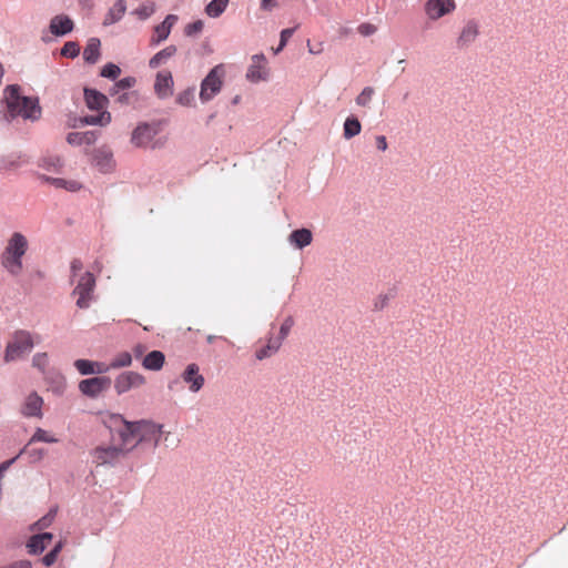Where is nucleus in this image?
Listing matches in <instances>:
<instances>
[{
    "label": "nucleus",
    "mask_w": 568,
    "mask_h": 568,
    "mask_svg": "<svg viewBox=\"0 0 568 568\" xmlns=\"http://www.w3.org/2000/svg\"><path fill=\"white\" fill-rule=\"evenodd\" d=\"M29 250V241L21 232H13L7 240L0 254V264L11 276L18 277L23 273V257Z\"/></svg>",
    "instance_id": "obj_1"
},
{
    "label": "nucleus",
    "mask_w": 568,
    "mask_h": 568,
    "mask_svg": "<svg viewBox=\"0 0 568 568\" xmlns=\"http://www.w3.org/2000/svg\"><path fill=\"white\" fill-rule=\"evenodd\" d=\"M19 91V85H8L4 89V100L9 115L11 118L20 115L32 121L38 120L41 115L38 99L21 97Z\"/></svg>",
    "instance_id": "obj_2"
},
{
    "label": "nucleus",
    "mask_w": 568,
    "mask_h": 568,
    "mask_svg": "<svg viewBox=\"0 0 568 568\" xmlns=\"http://www.w3.org/2000/svg\"><path fill=\"white\" fill-rule=\"evenodd\" d=\"M110 428H116L120 438L119 448H125L126 455L138 446L136 422H129L121 415L112 414L104 422Z\"/></svg>",
    "instance_id": "obj_3"
},
{
    "label": "nucleus",
    "mask_w": 568,
    "mask_h": 568,
    "mask_svg": "<svg viewBox=\"0 0 568 568\" xmlns=\"http://www.w3.org/2000/svg\"><path fill=\"white\" fill-rule=\"evenodd\" d=\"M36 344L32 333L24 329L16 331L8 342L4 351V362H14L29 354Z\"/></svg>",
    "instance_id": "obj_4"
},
{
    "label": "nucleus",
    "mask_w": 568,
    "mask_h": 568,
    "mask_svg": "<svg viewBox=\"0 0 568 568\" xmlns=\"http://www.w3.org/2000/svg\"><path fill=\"white\" fill-rule=\"evenodd\" d=\"M90 455L97 466H114L126 456V449L115 445H99L90 452Z\"/></svg>",
    "instance_id": "obj_5"
},
{
    "label": "nucleus",
    "mask_w": 568,
    "mask_h": 568,
    "mask_svg": "<svg viewBox=\"0 0 568 568\" xmlns=\"http://www.w3.org/2000/svg\"><path fill=\"white\" fill-rule=\"evenodd\" d=\"M225 71L222 64L215 65L201 83L200 99L202 102L210 101L222 88Z\"/></svg>",
    "instance_id": "obj_6"
},
{
    "label": "nucleus",
    "mask_w": 568,
    "mask_h": 568,
    "mask_svg": "<svg viewBox=\"0 0 568 568\" xmlns=\"http://www.w3.org/2000/svg\"><path fill=\"white\" fill-rule=\"evenodd\" d=\"M95 287V277L91 272H84L73 290V294L78 296L77 306L88 308Z\"/></svg>",
    "instance_id": "obj_7"
},
{
    "label": "nucleus",
    "mask_w": 568,
    "mask_h": 568,
    "mask_svg": "<svg viewBox=\"0 0 568 568\" xmlns=\"http://www.w3.org/2000/svg\"><path fill=\"white\" fill-rule=\"evenodd\" d=\"M138 445L144 442H153V446L158 447L161 435L163 434V425L152 420H136Z\"/></svg>",
    "instance_id": "obj_8"
},
{
    "label": "nucleus",
    "mask_w": 568,
    "mask_h": 568,
    "mask_svg": "<svg viewBox=\"0 0 568 568\" xmlns=\"http://www.w3.org/2000/svg\"><path fill=\"white\" fill-rule=\"evenodd\" d=\"M145 384V378L143 375L136 372H124L120 374L114 382V388L118 394H123L129 392L132 388L140 387Z\"/></svg>",
    "instance_id": "obj_9"
},
{
    "label": "nucleus",
    "mask_w": 568,
    "mask_h": 568,
    "mask_svg": "<svg viewBox=\"0 0 568 568\" xmlns=\"http://www.w3.org/2000/svg\"><path fill=\"white\" fill-rule=\"evenodd\" d=\"M455 8L456 4L454 0H427L425 3V13L430 20H438L453 12Z\"/></svg>",
    "instance_id": "obj_10"
},
{
    "label": "nucleus",
    "mask_w": 568,
    "mask_h": 568,
    "mask_svg": "<svg viewBox=\"0 0 568 568\" xmlns=\"http://www.w3.org/2000/svg\"><path fill=\"white\" fill-rule=\"evenodd\" d=\"M111 385L109 377H92L83 379L79 383V389L89 397H97Z\"/></svg>",
    "instance_id": "obj_11"
},
{
    "label": "nucleus",
    "mask_w": 568,
    "mask_h": 568,
    "mask_svg": "<svg viewBox=\"0 0 568 568\" xmlns=\"http://www.w3.org/2000/svg\"><path fill=\"white\" fill-rule=\"evenodd\" d=\"M178 21V16L169 14L164 21L154 27L153 34L150 39L151 45H158L162 41L166 40L171 33V29Z\"/></svg>",
    "instance_id": "obj_12"
},
{
    "label": "nucleus",
    "mask_w": 568,
    "mask_h": 568,
    "mask_svg": "<svg viewBox=\"0 0 568 568\" xmlns=\"http://www.w3.org/2000/svg\"><path fill=\"white\" fill-rule=\"evenodd\" d=\"M182 379L189 384V389L197 393L204 385V377L200 374V368L196 364L192 363L186 366L182 373Z\"/></svg>",
    "instance_id": "obj_13"
},
{
    "label": "nucleus",
    "mask_w": 568,
    "mask_h": 568,
    "mask_svg": "<svg viewBox=\"0 0 568 568\" xmlns=\"http://www.w3.org/2000/svg\"><path fill=\"white\" fill-rule=\"evenodd\" d=\"M266 60L263 54H255L252 58V64L250 65L246 78L252 82H258L262 80H266L267 71H266Z\"/></svg>",
    "instance_id": "obj_14"
},
{
    "label": "nucleus",
    "mask_w": 568,
    "mask_h": 568,
    "mask_svg": "<svg viewBox=\"0 0 568 568\" xmlns=\"http://www.w3.org/2000/svg\"><path fill=\"white\" fill-rule=\"evenodd\" d=\"M156 134V130L148 123L140 124L133 131L131 142L138 146L143 148L149 145Z\"/></svg>",
    "instance_id": "obj_15"
},
{
    "label": "nucleus",
    "mask_w": 568,
    "mask_h": 568,
    "mask_svg": "<svg viewBox=\"0 0 568 568\" xmlns=\"http://www.w3.org/2000/svg\"><path fill=\"white\" fill-rule=\"evenodd\" d=\"M43 399L36 392L30 393L22 405L21 413L26 417H42Z\"/></svg>",
    "instance_id": "obj_16"
},
{
    "label": "nucleus",
    "mask_w": 568,
    "mask_h": 568,
    "mask_svg": "<svg viewBox=\"0 0 568 568\" xmlns=\"http://www.w3.org/2000/svg\"><path fill=\"white\" fill-rule=\"evenodd\" d=\"M154 91L161 99H165L173 93V78L170 71H161L156 74Z\"/></svg>",
    "instance_id": "obj_17"
},
{
    "label": "nucleus",
    "mask_w": 568,
    "mask_h": 568,
    "mask_svg": "<svg viewBox=\"0 0 568 568\" xmlns=\"http://www.w3.org/2000/svg\"><path fill=\"white\" fill-rule=\"evenodd\" d=\"M479 34V26L476 21H468L462 29L457 38V47L466 48L471 44Z\"/></svg>",
    "instance_id": "obj_18"
},
{
    "label": "nucleus",
    "mask_w": 568,
    "mask_h": 568,
    "mask_svg": "<svg viewBox=\"0 0 568 568\" xmlns=\"http://www.w3.org/2000/svg\"><path fill=\"white\" fill-rule=\"evenodd\" d=\"M93 163L101 172H109L113 169V154L106 148H101L94 151Z\"/></svg>",
    "instance_id": "obj_19"
},
{
    "label": "nucleus",
    "mask_w": 568,
    "mask_h": 568,
    "mask_svg": "<svg viewBox=\"0 0 568 568\" xmlns=\"http://www.w3.org/2000/svg\"><path fill=\"white\" fill-rule=\"evenodd\" d=\"M74 367L82 375L102 374L109 371L108 365L89 359H77L74 362Z\"/></svg>",
    "instance_id": "obj_20"
},
{
    "label": "nucleus",
    "mask_w": 568,
    "mask_h": 568,
    "mask_svg": "<svg viewBox=\"0 0 568 568\" xmlns=\"http://www.w3.org/2000/svg\"><path fill=\"white\" fill-rule=\"evenodd\" d=\"M45 383L48 384V388L54 394L61 395L63 394L67 382L65 377L58 371L52 369L48 371V374L43 376Z\"/></svg>",
    "instance_id": "obj_21"
},
{
    "label": "nucleus",
    "mask_w": 568,
    "mask_h": 568,
    "mask_svg": "<svg viewBox=\"0 0 568 568\" xmlns=\"http://www.w3.org/2000/svg\"><path fill=\"white\" fill-rule=\"evenodd\" d=\"M52 538L53 536L51 532L32 536L27 544L28 551L33 555L41 554L51 542Z\"/></svg>",
    "instance_id": "obj_22"
},
{
    "label": "nucleus",
    "mask_w": 568,
    "mask_h": 568,
    "mask_svg": "<svg viewBox=\"0 0 568 568\" xmlns=\"http://www.w3.org/2000/svg\"><path fill=\"white\" fill-rule=\"evenodd\" d=\"M73 21L67 16H55L50 22V31L55 36H63L71 32Z\"/></svg>",
    "instance_id": "obj_23"
},
{
    "label": "nucleus",
    "mask_w": 568,
    "mask_h": 568,
    "mask_svg": "<svg viewBox=\"0 0 568 568\" xmlns=\"http://www.w3.org/2000/svg\"><path fill=\"white\" fill-rule=\"evenodd\" d=\"M84 99L88 108L91 110H102L105 108L108 103V98L101 92L93 89L84 90Z\"/></svg>",
    "instance_id": "obj_24"
},
{
    "label": "nucleus",
    "mask_w": 568,
    "mask_h": 568,
    "mask_svg": "<svg viewBox=\"0 0 568 568\" xmlns=\"http://www.w3.org/2000/svg\"><path fill=\"white\" fill-rule=\"evenodd\" d=\"M39 179L44 183L54 185L57 189H64L71 192H77L81 189V183L75 180H64L60 178H50L47 175H40Z\"/></svg>",
    "instance_id": "obj_25"
},
{
    "label": "nucleus",
    "mask_w": 568,
    "mask_h": 568,
    "mask_svg": "<svg viewBox=\"0 0 568 568\" xmlns=\"http://www.w3.org/2000/svg\"><path fill=\"white\" fill-rule=\"evenodd\" d=\"M282 346L281 338H275L274 336H270L266 345L260 347L255 352V356L258 361H263L265 358L274 355Z\"/></svg>",
    "instance_id": "obj_26"
},
{
    "label": "nucleus",
    "mask_w": 568,
    "mask_h": 568,
    "mask_svg": "<svg viewBox=\"0 0 568 568\" xmlns=\"http://www.w3.org/2000/svg\"><path fill=\"white\" fill-rule=\"evenodd\" d=\"M165 362V356L161 351H152L143 358L142 366L149 371H160Z\"/></svg>",
    "instance_id": "obj_27"
},
{
    "label": "nucleus",
    "mask_w": 568,
    "mask_h": 568,
    "mask_svg": "<svg viewBox=\"0 0 568 568\" xmlns=\"http://www.w3.org/2000/svg\"><path fill=\"white\" fill-rule=\"evenodd\" d=\"M288 240L295 247L303 248L312 243L313 235L308 229H300L293 231Z\"/></svg>",
    "instance_id": "obj_28"
},
{
    "label": "nucleus",
    "mask_w": 568,
    "mask_h": 568,
    "mask_svg": "<svg viewBox=\"0 0 568 568\" xmlns=\"http://www.w3.org/2000/svg\"><path fill=\"white\" fill-rule=\"evenodd\" d=\"M98 135L93 131L71 132L67 136V141L72 145L92 144L97 141Z\"/></svg>",
    "instance_id": "obj_29"
},
{
    "label": "nucleus",
    "mask_w": 568,
    "mask_h": 568,
    "mask_svg": "<svg viewBox=\"0 0 568 568\" xmlns=\"http://www.w3.org/2000/svg\"><path fill=\"white\" fill-rule=\"evenodd\" d=\"M126 10L125 1L118 0L108 11L103 24L110 26L122 19Z\"/></svg>",
    "instance_id": "obj_30"
},
{
    "label": "nucleus",
    "mask_w": 568,
    "mask_h": 568,
    "mask_svg": "<svg viewBox=\"0 0 568 568\" xmlns=\"http://www.w3.org/2000/svg\"><path fill=\"white\" fill-rule=\"evenodd\" d=\"M176 53V47L175 45H169L164 48L163 50L159 51L156 54H154L150 61L149 65L152 69L159 68L161 64L165 63L169 59H171Z\"/></svg>",
    "instance_id": "obj_31"
},
{
    "label": "nucleus",
    "mask_w": 568,
    "mask_h": 568,
    "mask_svg": "<svg viewBox=\"0 0 568 568\" xmlns=\"http://www.w3.org/2000/svg\"><path fill=\"white\" fill-rule=\"evenodd\" d=\"M100 40L91 38L83 51V59L89 63H95L100 57Z\"/></svg>",
    "instance_id": "obj_32"
},
{
    "label": "nucleus",
    "mask_w": 568,
    "mask_h": 568,
    "mask_svg": "<svg viewBox=\"0 0 568 568\" xmlns=\"http://www.w3.org/2000/svg\"><path fill=\"white\" fill-rule=\"evenodd\" d=\"M32 366L37 368L43 376L48 374V371H52L50 368V358L48 353H37L32 357Z\"/></svg>",
    "instance_id": "obj_33"
},
{
    "label": "nucleus",
    "mask_w": 568,
    "mask_h": 568,
    "mask_svg": "<svg viewBox=\"0 0 568 568\" xmlns=\"http://www.w3.org/2000/svg\"><path fill=\"white\" fill-rule=\"evenodd\" d=\"M362 131V124L357 118L349 116L344 122V138L349 140L358 135Z\"/></svg>",
    "instance_id": "obj_34"
},
{
    "label": "nucleus",
    "mask_w": 568,
    "mask_h": 568,
    "mask_svg": "<svg viewBox=\"0 0 568 568\" xmlns=\"http://www.w3.org/2000/svg\"><path fill=\"white\" fill-rule=\"evenodd\" d=\"M230 0H212L205 8L207 16L212 18L220 17L227 7Z\"/></svg>",
    "instance_id": "obj_35"
},
{
    "label": "nucleus",
    "mask_w": 568,
    "mask_h": 568,
    "mask_svg": "<svg viewBox=\"0 0 568 568\" xmlns=\"http://www.w3.org/2000/svg\"><path fill=\"white\" fill-rule=\"evenodd\" d=\"M83 122L90 125H106L111 122V114L108 111H102L98 115L85 116Z\"/></svg>",
    "instance_id": "obj_36"
},
{
    "label": "nucleus",
    "mask_w": 568,
    "mask_h": 568,
    "mask_svg": "<svg viewBox=\"0 0 568 568\" xmlns=\"http://www.w3.org/2000/svg\"><path fill=\"white\" fill-rule=\"evenodd\" d=\"M154 11L155 4L153 2L148 1L139 6L136 9H134L132 13L136 16L140 20H146L154 13Z\"/></svg>",
    "instance_id": "obj_37"
},
{
    "label": "nucleus",
    "mask_w": 568,
    "mask_h": 568,
    "mask_svg": "<svg viewBox=\"0 0 568 568\" xmlns=\"http://www.w3.org/2000/svg\"><path fill=\"white\" fill-rule=\"evenodd\" d=\"M132 363V355L128 352H122L118 354L111 364L108 366L109 368H120L130 366Z\"/></svg>",
    "instance_id": "obj_38"
},
{
    "label": "nucleus",
    "mask_w": 568,
    "mask_h": 568,
    "mask_svg": "<svg viewBox=\"0 0 568 568\" xmlns=\"http://www.w3.org/2000/svg\"><path fill=\"white\" fill-rule=\"evenodd\" d=\"M374 89L372 87H366L362 90V92L356 98V104L359 106L369 105L372 98L374 95Z\"/></svg>",
    "instance_id": "obj_39"
},
{
    "label": "nucleus",
    "mask_w": 568,
    "mask_h": 568,
    "mask_svg": "<svg viewBox=\"0 0 568 568\" xmlns=\"http://www.w3.org/2000/svg\"><path fill=\"white\" fill-rule=\"evenodd\" d=\"M135 84V79L132 77L123 78L120 81H118L113 88L110 90V94L114 95L121 90H126L132 88Z\"/></svg>",
    "instance_id": "obj_40"
},
{
    "label": "nucleus",
    "mask_w": 568,
    "mask_h": 568,
    "mask_svg": "<svg viewBox=\"0 0 568 568\" xmlns=\"http://www.w3.org/2000/svg\"><path fill=\"white\" fill-rule=\"evenodd\" d=\"M33 442H44V443H57L58 439L53 436H51L47 430L42 428H38L33 436L31 437V440L29 444Z\"/></svg>",
    "instance_id": "obj_41"
},
{
    "label": "nucleus",
    "mask_w": 568,
    "mask_h": 568,
    "mask_svg": "<svg viewBox=\"0 0 568 568\" xmlns=\"http://www.w3.org/2000/svg\"><path fill=\"white\" fill-rule=\"evenodd\" d=\"M80 52V47L77 42L69 41L61 49V55L67 58H75Z\"/></svg>",
    "instance_id": "obj_42"
},
{
    "label": "nucleus",
    "mask_w": 568,
    "mask_h": 568,
    "mask_svg": "<svg viewBox=\"0 0 568 568\" xmlns=\"http://www.w3.org/2000/svg\"><path fill=\"white\" fill-rule=\"evenodd\" d=\"M294 325V320L292 316H287L283 323L281 324V327H280V334L276 338H281V342L283 343V341L287 337V335L290 334L291 332V328L293 327Z\"/></svg>",
    "instance_id": "obj_43"
},
{
    "label": "nucleus",
    "mask_w": 568,
    "mask_h": 568,
    "mask_svg": "<svg viewBox=\"0 0 568 568\" xmlns=\"http://www.w3.org/2000/svg\"><path fill=\"white\" fill-rule=\"evenodd\" d=\"M121 72V69L113 63L105 64L101 70V75L104 78L116 79Z\"/></svg>",
    "instance_id": "obj_44"
},
{
    "label": "nucleus",
    "mask_w": 568,
    "mask_h": 568,
    "mask_svg": "<svg viewBox=\"0 0 568 568\" xmlns=\"http://www.w3.org/2000/svg\"><path fill=\"white\" fill-rule=\"evenodd\" d=\"M204 28V23L202 20H196L192 23H189L185 29H184V32L187 37H192V36H195L197 33H200Z\"/></svg>",
    "instance_id": "obj_45"
},
{
    "label": "nucleus",
    "mask_w": 568,
    "mask_h": 568,
    "mask_svg": "<svg viewBox=\"0 0 568 568\" xmlns=\"http://www.w3.org/2000/svg\"><path fill=\"white\" fill-rule=\"evenodd\" d=\"M193 100H194V93L192 90H185V91L181 92L176 98L178 103L181 105H184V106L191 105Z\"/></svg>",
    "instance_id": "obj_46"
},
{
    "label": "nucleus",
    "mask_w": 568,
    "mask_h": 568,
    "mask_svg": "<svg viewBox=\"0 0 568 568\" xmlns=\"http://www.w3.org/2000/svg\"><path fill=\"white\" fill-rule=\"evenodd\" d=\"M40 166H42L45 170L58 171V169H60L62 166V162H61L60 158L43 159L41 161Z\"/></svg>",
    "instance_id": "obj_47"
},
{
    "label": "nucleus",
    "mask_w": 568,
    "mask_h": 568,
    "mask_svg": "<svg viewBox=\"0 0 568 568\" xmlns=\"http://www.w3.org/2000/svg\"><path fill=\"white\" fill-rule=\"evenodd\" d=\"M376 31V27L371 23H363L358 27V32L362 36H369Z\"/></svg>",
    "instance_id": "obj_48"
},
{
    "label": "nucleus",
    "mask_w": 568,
    "mask_h": 568,
    "mask_svg": "<svg viewBox=\"0 0 568 568\" xmlns=\"http://www.w3.org/2000/svg\"><path fill=\"white\" fill-rule=\"evenodd\" d=\"M54 518V513L50 511L48 515H45L44 517H42L38 523L37 525L39 526L40 529L42 528H45L48 526L51 525L52 520Z\"/></svg>",
    "instance_id": "obj_49"
},
{
    "label": "nucleus",
    "mask_w": 568,
    "mask_h": 568,
    "mask_svg": "<svg viewBox=\"0 0 568 568\" xmlns=\"http://www.w3.org/2000/svg\"><path fill=\"white\" fill-rule=\"evenodd\" d=\"M0 568H32L29 560H18Z\"/></svg>",
    "instance_id": "obj_50"
},
{
    "label": "nucleus",
    "mask_w": 568,
    "mask_h": 568,
    "mask_svg": "<svg viewBox=\"0 0 568 568\" xmlns=\"http://www.w3.org/2000/svg\"><path fill=\"white\" fill-rule=\"evenodd\" d=\"M57 558H58V555L55 554V551L50 550V551H49V552H48V554L42 558V562H43L45 566L50 567V566H52V565L55 562Z\"/></svg>",
    "instance_id": "obj_51"
},
{
    "label": "nucleus",
    "mask_w": 568,
    "mask_h": 568,
    "mask_svg": "<svg viewBox=\"0 0 568 568\" xmlns=\"http://www.w3.org/2000/svg\"><path fill=\"white\" fill-rule=\"evenodd\" d=\"M276 4L275 0H261V8L266 11H271Z\"/></svg>",
    "instance_id": "obj_52"
},
{
    "label": "nucleus",
    "mask_w": 568,
    "mask_h": 568,
    "mask_svg": "<svg viewBox=\"0 0 568 568\" xmlns=\"http://www.w3.org/2000/svg\"><path fill=\"white\" fill-rule=\"evenodd\" d=\"M376 146L381 151H386L387 149V141L384 135L376 136Z\"/></svg>",
    "instance_id": "obj_53"
},
{
    "label": "nucleus",
    "mask_w": 568,
    "mask_h": 568,
    "mask_svg": "<svg viewBox=\"0 0 568 568\" xmlns=\"http://www.w3.org/2000/svg\"><path fill=\"white\" fill-rule=\"evenodd\" d=\"M146 351V347L142 344H138L133 347L132 352H133V355L139 358V357H142L143 354L145 353Z\"/></svg>",
    "instance_id": "obj_54"
},
{
    "label": "nucleus",
    "mask_w": 568,
    "mask_h": 568,
    "mask_svg": "<svg viewBox=\"0 0 568 568\" xmlns=\"http://www.w3.org/2000/svg\"><path fill=\"white\" fill-rule=\"evenodd\" d=\"M83 267V264L80 260L75 258L71 262V272L72 275H75L77 272L81 271Z\"/></svg>",
    "instance_id": "obj_55"
},
{
    "label": "nucleus",
    "mask_w": 568,
    "mask_h": 568,
    "mask_svg": "<svg viewBox=\"0 0 568 568\" xmlns=\"http://www.w3.org/2000/svg\"><path fill=\"white\" fill-rule=\"evenodd\" d=\"M388 296L387 295H379L376 302V307L383 308L388 304Z\"/></svg>",
    "instance_id": "obj_56"
},
{
    "label": "nucleus",
    "mask_w": 568,
    "mask_h": 568,
    "mask_svg": "<svg viewBox=\"0 0 568 568\" xmlns=\"http://www.w3.org/2000/svg\"><path fill=\"white\" fill-rule=\"evenodd\" d=\"M295 31V28H287L281 31V38H283L284 41H288V39L293 36Z\"/></svg>",
    "instance_id": "obj_57"
},
{
    "label": "nucleus",
    "mask_w": 568,
    "mask_h": 568,
    "mask_svg": "<svg viewBox=\"0 0 568 568\" xmlns=\"http://www.w3.org/2000/svg\"><path fill=\"white\" fill-rule=\"evenodd\" d=\"M307 47H308V51H310V53H312V54H320V53H322V51H323V45H322V43H320L317 47H314V48H313V47L311 45L310 41H307Z\"/></svg>",
    "instance_id": "obj_58"
},
{
    "label": "nucleus",
    "mask_w": 568,
    "mask_h": 568,
    "mask_svg": "<svg viewBox=\"0 0 568 568\" xmlns=\"http://www.w3.org/2000/svg\"><path fill=\"white\" fill-rule=\"evenodd\" d=\"M64 546V541L60 540L55 544V546L53 547V549H51L52 551H55V554L59 556L60 551L62 550Z\"/></svg>",
    "instance_id": "obj_59"
},
{
    "label": "nucleus",
    "mask_w": 568,
    "mask_h": 568,
    "mask_svg": "<svg viewBox=\"0 0 568 568\" xmlns=\"http://www.w3.org/2000/svg\"><path fill=\"white\" fill-rule=\"evenodd\" d=\"M12 463V460H9V462H4L0 465V476L2 475L3 471H6L9 467V465Z\"/></svg>",
    "instance_id": "obj_60"
},
{
    "label": "nucleus",
    "mask_w": 568,
    "mask_h": 568,
    "mask_svg": "<svg viewBox=\"0 0 568 568\" xmlns=\"http://www.w3.org/2000/svg\"><path fill=\"white\" fill-rule=\"evenodd\" d=\"M287 41H284L283 38H281L280 40V45L277 47V49L275 50V53H278L280 51L283 50V48L286 45Z\"/></svg>",
    "instance_id": "obj_61"
},
{
    "label": "nucleus",
    "mask_w": 568,
    "mask_h": 568,
    "mask_svg": "<svg viewBox=\"0 0 568 568\" xmlns=\"http://www.w3.org/2000/svg\"><path fill=\"white\" fill-rule=\"evenodd\" d=\"M128 94L126 93H123L121 94L119 98H118V101L121 102V103H124L128 101Z\"/></svg>",
    "instance_id": "obj_62"
},
{
    "label": "nucleus",
    "mask_w": 568,
    "mask_h": 568,
    "mask_svg": "<svg viewBox=\"0 0 568 568\" xmlns=\"http://www.w3.org/2000/svg\"><path fill=\"white\" fill-rule=\"evenodd\" d=\"M207 341H209L210 343H211V342H213V341H214V336L210 335V336L207 337Z\"/></svg>",
    "instance_id": "obj_63"
}]
</instances>
